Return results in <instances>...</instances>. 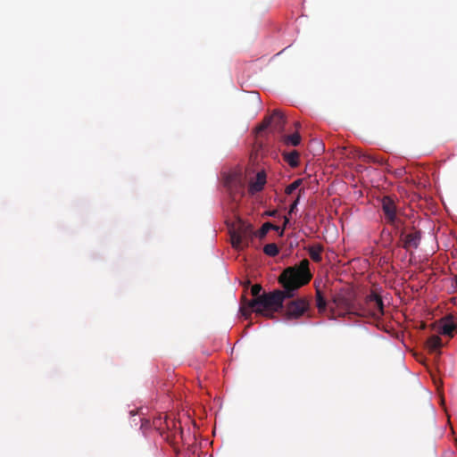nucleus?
Wrapping results in <instances>:
<instances>
[{"label": "nucleus", "instance_id": "f8f14e48", "mask_svg": "<svg viewBox=\"0 0 457 457\" xmlns=\"http://www.w3.org/2000/svg\"><path fill=\"white\" fill-rule=\"evenodd\" d=\"M323 251V246L320 244H316L313 245H310L308 247V253L311 259L315 262H320L322 260L321 253Z\"/></svg>", "mask_w": 457, "mask_h": 457}, {"label": "nucleus", "instance_id": "f257e3e1", "mask_svg": "<svg viewBox=\"0 0 457 457\" xmlns=\"http://www.w3.org/2000/svg\"><path fill=\"white\" fill-rule=\"evenodd\" d=\"M309 265V261L303 259L299 264L286 268L278 279L283 287L282 290L262 292L261 297L252 300H247L244 296V303L240 308L242 314L247 317L253 311L269 319L274 318L275 312L283 310L284 302L295 296L296 292L311 281L312 275Z\"/></svg>", "mask_w": 457, "mask_h": 457}, {"label": "nucleus", "instance_id": "a211bd4d", "mask_svg": "<svg viewBox=\"0 0 457 457\" xmlns=\"http://www.w3.org/2000/svg\"><path fill=\"white\" fill-rule=\"evenodd\" d=\"M302 182V179H295L293 183H291L286 187L285 193L287 195H291L295 190H296L301 186Z\"/></svg>", "mask_w": 457, "mask_h": 457}, {"label": "nucleus", "instance_id": "f03ea898", "mask_svg": "<svg viewBox=\"0 0 457 457\" xmlns=\"http://www.w3.org/2000/svg\"><path fill=\"white\" fill-rule=\"evenodd\" d=\"M336 308L338 309L339 316H357L359 302H357L356 292L351 287H343L338 290L332 298Z\"/></svg>", "mask_w": 457, "mask_h": 457}, {"label": "nucleus", "instance_id": "6ab92c4d", "mask_svg": "<svg viewBox=\"0 0 457 457\" xmlns=\"http://www.w3.org/2000/svg\"><path fill=\"white\" fill-rule=\"evenodd\" d=\"M262 287L260 284L253 285L251 288V294L253 297V299L261 297V295L262 294Z\"/></svg>", "mask_w": 457, "mask_h": 457}, {"label": "nucleus", "instance_id": "ddd939ff", "mask_svg": "<svg viewBox=\"0 0 457 457\" xmlns=\"http://www.w3.org/2000/svg\"><path fill=\"white\" fill-rule=\"evenodd\" d=\"M427 347L431 353H437L442 347V340L440 337L433 335L427 340Z\"/></svg>", "mask_w": 457, "mask_h": 457}, {"label": "nucleus", "instance_id": "6e6552de", "mask_svg": "<svg viewBox=\"0 0 457 457\" xmlns=\"http://www.w3.org/2000/svg\"><path fill=\"white\" fill-rule=\"evenodd\" d=\"M400 237L403 241V247L409 251L410 249H417L420 244L421 233L419 230L404 234L401 231Z\"/></svg>", "mask_w": 457, "mask_h": 457}, {"label": "nucleus", "instance_id": "4be33fe9", "mask_svg": "<svg viewBox=\"0 0 457 457\" xmlns=\"http://www.w3.org/2000/svg\"><path fill=\"white\" fill-rule=\"evenodd\" d=\"M295 128H296V129H299V128L301 127V125H300V123H299V122H295Z\"/></svg>", "mask_w": 457, "mask_h": 457}, {"label": "nucleus", "instance_id": "39448f33", "mask_svg": "<svg viewBox=\"0 0 457 457\" xmlns=\"http://www.w3.org/2000/svg\"><path fill=\"white\" fill-rule=\"evenodd\" d=\"M380 205L384 221L395 229H399L403 225V220L401 218V211L396 202L386 195L381 199Z\"/></svg>", "mask_w": 457, "mask_h": 457}, {"label": "nucleus", "instance_id": "423d86ee", "mask_svg": "<svg viewBox=\"0 0 457 457\" xmlns=\"http://www.w3.org/2000/svg\"><path fill=\"white\" fill-rule=\"evenodd\" d=\"M288 301L284 304L283 312L284 319L287 320H298L308 312L310 308V302L307 297L302 296L287 299Z\"/></svg>", "mask_w": 457, "mask_h": 457}, {"label": "nucleus", "instance_id": "5701e85b", "mask_svg": "<svg viewBox=\"0 0 457 457\" xmlns=\"http://www.w3.org/2000/svg\"><path fill=\"white\" fill-rule=\"evenodd\" d=\"M287 222H288V219L287 217H285V224H284V226H286L287 224Z\"/></svg>", "mask_w": 457, "mask_h": 457}, {"label": "nucleus", "instance_id": "dca6fc26", "mask_svg": "<svg viewBox=\"0 0 457 457\" xmlns=\"http://www.w3.org/2000/svg\"><path fill=\"white\" fill-rule=\"evenodd\" d=\"M316 305L319 312H324L327 308V301L320 289L316 290Z\"/></svg>", "mask_w": 457, "mask_h": 457}, {"label": "nucleus", "instance_id": "9b49d317", "mask_svg": "<svg viewBox=\"0 0 457 457\" xmlns=\"http://www.w3.org/2000/svg\"><path fill=\"white\" fill-rule=\"evenodd\" d=\"M270 229L279 232L280 236H282L284 232V229H280L278 226L270 222H265L262 224V228L255 232V237L262 239L266 237L267 233L270 232Z\"/></svg>", "mask_w": 457, "mask_h": 457}, {"label": "nucleus", "instance_id": "9d476101", "mask_svg": "<svg viewBox=\"0 0 457 457\" xmlns=\"http://www.w3.org/2000/svg\"><path fill=\"white\" fill-rule=\"evenodd\" d=\"M266 183V174L264 171H259L254 181L249 183L248 191L251 195H254L262 190Z\"/></svg>", "mask_w": 457, "mask_h": 457}, {"label": "nucleus", "instance_id": "4468645a", "mask_svg": "<svg viewBox=\"0 0 457 457\" xmlns=\"http://www.w3.org/2000/svg\"><path fill=\"white\" fill-rule=\"evenodd\" d=\"M299 157H300V154L296 150H294V151H291L288 153H283L284 160L292 168H295L299 165Z\"/></svg>", "mask_w": 457, "mask_h": 457}, {"label": "nucleus", "instance_id": "0eeeda50", "mask_svg": "<svg viewBox=\"0 0 457 457\" xmlns=\"http://www.w3.org/2000/svg\"><path fill=\"white\" fill-rule=\"evenodd\" d=\"M285 124L286 118L283 113L275 110L270 116L263 119L262 122L256 128V131L259 133L270 129L272 133H282Z\"/></svg>", "mask_w": 457, "mask_h": 457}, {"label": "nucleus", "instance_id": "aec40b11", "mask_svg": "<svg viewBox=\"0 0 457 457\" xmlns=\"http://www.w3.org/2000/svg\"><path fill=\"white\" fill-rule=\"evenodd\" d=\"M299 198L300 196L298 195V197L293 202V204L290 205L289 207V213H293L295 212L296 207H297V204L299 203Z\"/></svg>", "mask_w": 457, "mask_h": 457}, {"label": "nucleus", "instance_id": "f3484780", "mask_svg": "<svg viewBox=\"0 0 457 457\" xmlns=\"http://www.w3.org/2000/svg\"><path fill=\"white\" fill-rule=\"evenodd\" d=\"M263 252L265 254L273 257L278 254L279 250L276 244L270 243L264 245Z\"/></svg>", "mask_w": 457, "mask_h": 457}, {"label": "nucleus", "instance_id": "2eb2a0df", "mask_svg": "<svg viewBox=\"0 0 457 457\" xmlns=\"http://www.w3.org/2000/svg\"><path fill=\"white\" fill-rule=\"evenodd\" d=\"M283 143L287 145H294L296 146L301 142V136L298 132H295L292 135H284L281 137Z\"/></svg>", "mask_w": 457, "mask_h": 457}, {"label": "nucleus", "instance_id": "20e7f679", "mask_svg": "<svg viewBox=\"0 0 457 457\" xmlns=\"http://www.w3.org/2000/svg\"><path fill=\"white\" fill-rule=\"evenodd\" d=\"M384 315V303L381 296L372 291L362 303L359 302L357 316L379 319Z\"/></svg>", "mask_w": 457, "mask_h": 457}, {"label": "nucleus", "instance_id": "7ed1b4c3", "mask_svg": "<svg viewBox=\"0 0 457 457\" xmlns=\"http://www.w3.org/2000/svg\"><path fill=\"white\" fill-rule=\"evenodd\" d=\"M232 246L237 250L247 247L255 237L253 226L239 220L229 230Z\"/></svg>", "mask_w": 457, "mask_h": 457}, {"label": "nucleus", "instance_id": "b1692460", "mask_svg": "<svg viewBox=\"0 0 457 457\" xmlns=\"http://www.w3.org/2000/svg\"><path fill=\"white\" fill-rule=\"evenodd\" d=\"M455 283H456V287H457V276L455 277Z\"/></svg>", "mask_w": 457, "mask_h": 457}, {"label": "nucleus", "instance_id": "1a4fd4ad", "mask_svg": "<svg viewBox=\"0 0 457 457\" xmlns=\"http://www.w3.org/2000/svg\"><path fill=\"white\" fill-rule=\"evenodd\" d=\"M456 328L457 326L454 322L453 316L448 315L442 320V325L440 327L439 332L443 335L452 337Z\"/></svg>", "mask_w": 457, "mask_h": 457}, {"label": "nucleus", "instance_id": "412c9836", "mask_svg": "<svg viewBox=\"0 0 457 457\" xmlns=\"http://www.w3.org/2000/svg\"><path fill=\"white\" fill-rule=\"evenodd\" d=\"M278 213V211L277 210H272V211H267L265 212V215L266 216H271V217H275Z\"/></svg>", "mask_w": 457, "mask_h": 457}]
</instances>
